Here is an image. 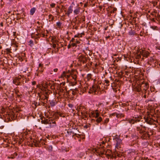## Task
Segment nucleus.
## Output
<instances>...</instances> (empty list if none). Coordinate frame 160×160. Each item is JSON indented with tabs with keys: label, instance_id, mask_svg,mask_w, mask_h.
Masks as SVG:
<instances>
[{
	"label": "nucleus",
	"instance_id": "obj_38",
	"mask_svg": "<svg viewBox=\"0 0 160 160\" xmlns=\"http://www.w3.org/2000/svg\"><path fill=\"white\" fill-rule=\"evenodd\" d=\"M48 17L49 18H51V17H53V16L52 14H49L48 15Z\"/></svg>",
	"mask_w": 160,
	"mask_h": 160
},
{
	"label": "nucleus",
	"instance_id": "obj_55",
	"mask_svg": "<svg viewBox=\"0 0 160 160\" xmlns=\"http://www.w3.org/2000/svg\"><path fill=\"white\" fill-rule=\"evenodd\" d=\"M37 23H38V24H39L40 23V22H39L38 21V22H37Z\"/></svg>",
	"mask_w": 160,
	"mask_h": 160
},
{
	"label": "nucleus",
	"instance_id": "obj_51",
	"mask_svg": "<svg viewBox=\"0 0 160 160\" xmlns=\"http://www.w3.org/2000/svg\"><path fill=\"white\" fill-rule=\"evenodd\" d=\"M87 6V5L85 3L84 4V7H86Z\"/></svg>",
	"mask_w": 160,
	"mask_h": 160
},
{
	"label": "nucleus",
	"instance_id": "obj_13",
	"mask_svg": "<svg viewBox=\"0 0 160 160\" xmlns=\"http://www.w3.org/2000/svg\"><path fill=\"white\" fill-rule=\"evenodd\" d=\"M88 42V39L87 38H84L83 39V41L82 39H81V44H82L85 45L86 43H87Z\"/></svg>",
	"mask_w": 160,
	"mask_h": 160
},
{
	"label": "nucleus",
	"instance_id": "obj_16",
	"mask_svg": "<svg viewBox=\"0 0 160 160\" xmlns=\"http://www.w3.org/2000/svg\"><path fill=\"white\" fill-rule=\"evenodd\" d=\"M40 103H41V105H42V106H45L46 108H47L48 104H47L46 102L45 103L44 102L42 101Z\"/></svg>",
	"mask_w": 160,
	"mask_h": 160
},
{
	"label": "nucleus",
	"instance_id": "obj_63",
	"mask_svg": "<svg viewBox=\"0 0 160 160\" xmlns=\"http://www.w3.org/2000/svg\"><path fill=\"white\" fill-rule=\"evenodd\" d=\"M23 15H24V16H25V14L24 13H23Z\"/></svg>",
	"mask_w": 160,
	"mask_h": 160
},
{
	"label": "nucleus",
	"instance_id": "obj_6",
	"mask_svg": "<svg viewBox=\"0 0 160 160\" xmlns=\"http://www.w3.org/2000/svg\"><path fill=\"white\" fill-rule=\"evenodd\" d=\"M74 8L75 10H74V13L75 15H77L80 12V7H79V3H78V6L76 7L75 6L74 7Z\"/></svg>",
	"mask_w": 160,
	"mask_h": 160
},
{
	"label": "nucleus",
	"instance_id": "obj_53",
	"mask_svg": "<svg viewBox=\"0 0 160 160\" xmlns=\"http://www.w3.org/2000/svg\"><path fill=\"white\" fill-rule=\"evenodd\" d=\"M85 27V26H83V25H82L81 26V28Z\"/></svg>",
	"mask_w": 160,
	"mask_h": 160
},
{
	"label": "nucleus",
	"instance_id": "obj_25",
	"mask_svg": "<svg viewBox=\"0 0 160 160\" xmlns=\"http://www.w3.org/2000/svg\"><path fill=\"white\" fill-rule=\"evenodd\" d=\"M48 98H49V97L48 96H45V98L44 99H43V98L42 99V98H41V99L42 100H48Z\"/></svg>",
	"mask_w": 160,
	"mask_h": 160
},
{
	"label": "nucleus",
	"instance_id": "obj_40",
	"mask_svg": "<svg viewBox=\"0 0 160 160\" xmlns=\"http://www.w3.org/2000/svg\"><path fill=\"white\" fill-rule=\"evenodd\" d=\"M36 82L35 81H33L32 82V85H34L36 84Z\"/></svg>",
	"mask_w": 160,
	"mask_h": 160
},
{
	"label": "nucleus",
	"instance_id": "obj_42",
	"mask_svg": "<svg viewBox=\"0 0 160 160\" xmlns=\"http://www.w3.org/2000/svg\"><path fill=\"white\" fill-rule=\"evenodd\" d=\"M0 25L2 27L3 26V23L2 22H1L0 23Z\"/></svg>",
	"mask_w": 160,
	"mask_h": 160
},
{
	"label": "nucleus",
	"instance_id": "obj_9",
	"mask_svg": "<svg viewBox=\"0 0 160 160\" xmlns=\"http://www.w3.org/2000/svg\"><path fill=\"white\" fill-rule=\"evenodd\" d=\"M128 153L130 156L134 155L136 153L135 150L133 149L128 150Z\"/></svg>",
	"mask_w": 160,
	"mask_h": 160
},
{
	"label": "nucleus",
	"instance_id": "obj_24",
	"mask_svg": "<svg viewBox=\"0 0 160 160\" xmlns=\"http://www.w3.org/2000/svg\"><path fill=\"white\" fill-rule=\"evenodd\" d=\"M50 5L52 8H53L55 7V6L56 5V4L54 3H52L50 4Z\"/></svg>",
	"mask_w": 160,
	"mask_h": 160
},
{
	"label": "nucleus",
	"instance_id": "obj_56",
	"mask_svg": "<svg viewBox=\"0 0 160 160\" xmlns=\"http://www.w3.org/2000/svg\"><path fill=\"white\" fill-rule=\"evenodd\" d=\"M2 46H0V49H2Z\"/></svg>",
	"mask_w": 160,
	"mask_h": 160
},
{
	"label": "nucleus",
	"instance_id": "obj_3",
	"mask_svg": "<svg viewBox=\"0 0 160 160\" xmlns=\"http://www.w3.org/2000/svg\"><path fill=\"white\" fill-rule=\"evenodd\" d=\"M41 121V123L46 125H47V127H52L55 126L56 125L55 121Z\"/></svg>",
	"mask_w": 160,
	"mask_h": 160
},
{
	"label": "nucleus",
	"instance_id": "obj_10",
	"mask_svg": "<svg viewBox=\"0 0 160 160\" xmlns=\"http://www.w3.org/2000/svg\"><path fill=\"white\" fill-rule=\"evenodd\" d=\"M93 117H94L95 118H97L96 120H102V118L101 117H99V114L98 112H95L93 114Z\"/></svg>",
	"mask_w": 160,
	"mask_h": 160
},
{
	"label": "nucleus",
	"instance_id": "obj_19",
	"mask_svg": "<svg viewBox=\"0 0 160 160\" xmlns=\"http://www.w3.org/2000/svg\"><path fill=\"white\" fill-rule=\"evenodd\" d=\"M150 28L153 30H158V28L157 26H151Z\"/></svg>",
	"mask_w": 160,
	"mask_h": 160
},
{
	"label": "nucleus",
	"instance_id": "obj_20",
	"mask_svg": "<svg viewBox=\"0 0 160 160\" xmlns=\"http://www.w3.org/2000/svg\"><path fill=\"white\" fill-rule=\"evenodd\" d=\"M75 18L77 21L78 22V23H80V20H79L80 18L79 16H77L76 17H75Z\"/></svg>",
	"mask_w": 160,
	"mask_h": 160
},
{
	"label": "nucleus",
	"instance_id": "obj_33",
	"mask_svg": "<svg viewBox=\"0 0 160 160\" xmlns=\"http://www.w3.org/2000/svg\"><path fill=\"white\" fill-rule=\"evenodd\" d=\"M116 117L118 118H119L120 117H121V115H120L119 114H117Z\"/></svg>",
	"mask_w": 160,
	"mask_h": 160
},
{
	"label": "nucleus",
	"instance_id": "obj_7",
	"mask_svg": "<svg viewBox=\"0 0 160 160\" xmlns=\"http://www.w3.org/2000/svg\"><path fill=\"white\" fill-rule=\"evenodd\" d=\"M115 141L116 142L115 147L118 148L119 147V145L121 143L122 141L121 139H120L118 138H115Z\"/></svg>",
	"mask_w": 160,
	"mask_h": 160
},
{
	"label": "nucleus",
	"instance_id": "obj_22",
	"mask_svg": "<svg viewBox=\"0 0 160 160\" xmlns=\"http://www.w3.org/2000/svg\"><path fill=\"white\" fill-rule=\"evenodd\" d=\"M35 105V108H36L37 106H40L41 103L39 102H34V103Z\"/></svg>",
	"mask_w": 160,
	"mask_h": 160
},
{
	"label": "nucleus",
	"instance_id": "obj_45",
	"mask_svg": "<svg viewBox=\"0 0 160 160\" xmlns=\"http://www.w3.org/2000/svg\"><path fill=\"white\" fill-rule=\"evenodd\" d=\"M85 74H82V76L83 77H84V76H85Z\"/></svg>",
	"mask_w": 160,
	"mask_h": 160
},
{
	"label": "nucleus",
	"instance_id": "obj_61",
	"mask_svg": "<svg viewBox=\"0 0 160 160\" xmlns=\"http://www.w3.org/2000/svg\"><path fill=\"white\" fill-rule=\"evenodd\" d=\"M116 9H116V8H115V9H114V10H116Z\"/></svg>",
	"mask_w": 160,
	"mask_h": 160
},
{
	"label": "nucleus",
	"instance_id": "obj_8",
	"mask_svg": "<svg viewBox=\"0 0 160 160\" xmlns=\"http://www.w3.org/2000/svg\"><path fill=\"white\" fill-rule=\"evenodd\" d=\"M72 90L73 95L75 97H77L78 93H79L78 88H75V89H72Z\"/></svg>",
	"mask_w": 160,
	"mask_h": 160
},
{
	"label": "nucleus",
	"instance_id": "obj_11",
	"mask_svg": "<svg viewBox=\"0 0 160 160\" xmlns=\"http://www.w3.org/2000/svg\"><path fill=\"white\" fill-rule=\"evenodd\" d=\"M80 105H79L77 107V108H76V110L77 111H76L74 112V114L76 116H78V118H79V111L80 110V106H79Z\"/></svg>",
	"mask_w": 160,
	"mask_h": 160
},
{
	"label": "nucleus",
	"instance_id": "obj_57",
	"mask_svg": "<svg viewBox=\"0 0 160 160\" xmlns=\"http://www.w3.org/2000/svg\"><path fill=\"white\" fill-rule=\"evenodd\" d=\"M57 118H56V119H59L58 118V116H57Z\"/></svg>",
	"mask_w": 160,
	"mask_h": 160
},
{
	"label": "nucleus",
	"instance_id": "obj_50",
	"mask_svg": "<svg viewBox=\"0 0 160 160\" xmlns=\"http://www.w3.org/2000/svg\"><path fill=\"white\" fill-rule=\"evenodd\" d=\"M39 67H42V64H41V63H39Z\"/></svg>",
	"mask_w": 160,
	"mask_h": 160
},
{
	"label": "nucleus",
	"instance_id": "obj_59",
	"mask_svg": "<svg viewBox=\"0 0 160 160\" xmlns=\"http://www.w3.org/2000/svg\"><path fill=\"white\" fill-rule=\"evenodd\" d=\"M85 128H87V127L86 126H85Z\"/></svg>",
	"mask_w": 160,
	"mask_h": 160
},
{
	"label": "nucleus",
	"instance_id": "obj_60",
	"mask_svg": "<svg viewBox=\"0 0 160 160\" xmlns=\"http://www.w3.org/2000/svg\"><path fill=\"white\" fill-rule=\"evenodd\" d=\"M106 120H109V119L106 118Z\"/></svg>",
	"mask_w": 160,
	"mask_h": 160
},
{
	"label": "nucleus",
	"instance_id": "obj_2",
	"mask_svg": "<svg viewBox=\"0 0 160 160\" xmlns=\"http://www.w3.org/2000/svg\"><path fill=\"white\" fill-rule=\"evenodd\" d=\"M75 6H76V7L78 6V2L77 1H75V2H73L72 3L71 5L69 6L68 9V12H66V11H65L66 12V14L68 16H69L70 14L72 13L73 11L72 8L73 7L74 8Z\"/></svg>",
	"mask_w": 160,
	"mask_h": 160
},
{
	"label": "nucleus",
	"instance_id": "obj_31",
	"mask_svg": "<svg viewBox=\"0 0 160 160\" xmlns=\"http://www.w3.org/2000/svg\"><path fill=\"white\" fill-rule=\"evenodd\" d=\"M68 106L69 107L72 108V107H73V105L72 104H68Z\"/></svg>",
	"mask_w": 160,
	"mask_h": 160
},
{
	"label": "nucleus",
	"instance_id": "obj_4",
	"mask_svg": "<svg viewBox=\"0 0 160 160\" xmlns=\"http://www.w3.org/2000/svg\"><path fill=\"white\" fill-rule=\"evenodd\" d=\"M81 66L82 65L81 64L82 63L83 64H85V65H84L83 66H86L87 64H86V62L88 61V59L87 57H84L83 55L82 54H81Z\"/></svg>",
	"mask_w": 160,
	"mask_h": 160
},
{
	"label": "nucleus",
	"instance_id": "obj_41",
	"mask_svg": "<svg viewBox=\"0 0 160 160\" xmlns=\"http://www.w3.org/2000/svg\"><path fill=\"white\" fill-rule=\"evenodd\" d=\"M6 50L7 51L9 52H11L10 51V50H9V48H7L6 49Z\"/></svg>",
	"mask_w": 160,
	"mask_h": 160
},
{
	"label": "nucleus",
	"instance_id": "obj_44",
	"mask_svg": "<svg viewBox=\"0 0 160 160\" xmlns=\"http://www.w3.org/2000/svg\"><path fill=\"white\" fill-rule=\"evenodd\" d=\"M49 148H50H50H51V150H52V146H49Z\"/></svg>",
	"mask_w": 160,
	"mask_h": 160
},
{
	"label": "nucleus",
	"instance_id": "obj_48",
	"mask_svg": "<svg viewBox=\"0 0 160 160\" xmlns=\"http://www.w3.org/2000/svg\"><path fill=\"white\" fill-rule=\"evenodd\" d=\"M78 61H80V56H78Z\"/></svg>",
	"mask_w": 160,
	"mask_h": 160
},
{
	"label": "nucleus",
	"instance_id": "obj_5",
	"mask_svg": "<svg viewBox=\"0 0 160 160\" xmlns=\"http://www.w3.org/2000/svg\"><path fill=\"white\" fill-rule=\"evenodd\" d=\"M50 105H48L47 108H50V107H53L55 106L57 104V102L56 100H49Z\"/></svg>",
	"mask_w": 160,
	"mask_h": 160
},
{
	"label": "nucleus",
	"instance_id": "obj_1",
	"mask_svg": "<svg viewBox=\"0 0 160 160\" xmlns=\"http://www.w3.org/2000/svg\"><path fill=\"white\" fill-rule=\"evenodd\" d=\"M79 40H80V33H79L75 35L74 38H72L71 40V41L73 42L72 44V47H75V49L76 51L79 49L80 46L79 45H77V44H79Z\"/></svg>",
	"mask_w": 160,
	"mask_h": 160
},
{
	"label": "nucleus",
	"instance_id": "obj_29",
	"mask_svg": "<svg viewBox=\"0 0 160 160\" xmlns=\"http://www.w3.org/2000/svg\"><path fill=\"white\" fill-rule=\"evenodd\" d=\"M151 20L152 22H156V20L154 18H152L151 19Z\"/></svg>",
	"mask_w": 160,
	"mask_h": 160
},
{
	"label": "nucleus",
	"instance_id": "obj_62",
	"mask_svg": "<svg viewBox=\"0 0 160 160\" xmlns=\"http://www.w3.org/2000/svg\"><path fill=\"white\" fill-rule=\"evenodd\" d=\"M70 47V46H69V45L68 46V48H69Z\"/></svg>",
	"mask_w": 160,
	"mask_h": 160
},
{
	"label": "nucleus",
	"instance_id": "obj_12",
	"mask_svg": "<svg viewBox=\"0 0 160 160\" xmlns=\"http://www.w3.org/2000/svg\"><path fill=\"white\" fill-rule=\"evenodd\" d=\"M36 10V8H35L33 7L30 10V14L31 15H33Z\"/></svg>",
	"mask_w": 160,
	"mask_h": 160
},
{
	"label": "nucleus",
	"instance_id": "obj_23",
	"mask_svg": "<svg viewBox=\"0 0 160 160\" xmlns=\"http://www.w3.org/2000/svg\"><path fill=\"white\" fill-rule=\"evenodd\" d=\"M83 114L82 113V112L81 111V120L82 119H84V120H86V119H84V117L83 116H83Z\"/></svg>",
	"mask_w": 160,
	"mask_h": 160
},
{
	"label": "nucleus",
	"instance_id": "obj_30",
	"mask_svg": "<svg viewBox=\"0 0 160 160\" xmlns=\"http://www.w3.org/2000/svg\"><path fill=\"white\" fill-rule=\"evenodd\" d=\"M85 34L84 32L83 31L82 32H81V38L83 35H84Z\"/></svg>",
	"mask_w": 160,
	"mask_h": 160
},
{
	"label": "nucleus",
	"instance_id": "obj_17",
	"mask_svg": "<svg viewBox=\"0 0 160 160\" xmlns=\"http://www.w3.org/2000/svg\"><path fill=\"white\" fill-rule=\"evenodd\" d=\"M29 45L31 47H32L34 45L33 41L32 40H30L29 41Z\"/></svg>",
	"mask_w": 160,
	"mask_h": 160
},
{
	"label": "nucleus",
	"instance_id": "obj_32",
	"mask_svg": "<svg viewBox=\"0 0 160 160\" xmlns=\"http://www.w3.org/2000/svg\"><path fill=\"white\" fill-rule=\"evenodd\" d=\"M77 76L76 75H74V76L73 77V79H75V80H76V79H77Z\"/></svg>",
	"mask_w": 160,
	"mask_h": 160
},
{
	"label": "nucleus",
	"instance_id": "obj_58",
	"mask_svg": "<svg viewBox=\"0 0 160 160\" xmlns=\"http://www.w3.org/2000/svg\"><path fill=\"white\" fill-rule=\"evenodd\" d=\"M91 120H95L94 119H91Z\"/></svg>",
	"mask_w": 160,
	"mask_h": 160
},
{
	"label": "nucleus",
	"instance_id": "obj_52",
	"mask_svg": "<svg viewBox=\"0 0 160 160\" xmlns=\"http://www.w3.org/2000/svg\"><path fill=\"white\" fill-rule=\"evenodd\" d=\"M155 61V60L153 59L152 60V62H153L154 63V62Z\"/></svg>",
	"mask_w": 160,
	"mask_h": 160
},
{
	"label": "nucleus",
	"instance_id": "obj_47",
	"mask_svg": "<svg viewBox=\"0 0 160 160\" xmlns=\"http://www.w3.org/2000/svg\"><path fill=\"white\" fill-rule=\"evenodd\" d=\"M39 33H38L36 34V35L37 36L39 37Z\"/></svg>",
	"mask_w": 160,
	"mask_h": 160
},
{
	"label": "nucleus",
	"instance_id": "obj_37",
	"mask_svg": "<svg viewBox=\"0 0 160 160\" xmlns=\"http://www.w3.org/2000/svg\"><path fill=\"white\" fill-rule=\"evenodd\" d=\"M57 114H58V115L60 116L61 117H62L61 114V113H60V112H57Z\"/></svg>",
	"mask_w": 160,
	"mask_h": 160
},
{
	"label": "nucleus",
	"instance_id": "obj_18",
	"mask_svg": "<svg viewBox=\"0 0 160 160\" xmlns=\"http://www.w3.org/2000/svg\"><path fill=\"white\" fill-rule=\"evenodd\" d=\"M85 17L83 16H82V15H81V23L82 22V23L85 21Z\"/></svg>",
	"mask_w": 160,
	"mask_h": 160
},
{
	"label": "nucleus",
	"instance_id": "obj_34",
	"mask_svg": "<svg viewBox=\"0 0 160 160\" xmlns=\"http://www.w3.org/2000/svg\"><path fill=\"white\" fill-rule=\"evenodd\" d=\"M91 75V74H88L86 75V77H87L88 78H90V76Z\"/></svg>",
	"mask_w": 160,
	"mask_h": 160
},
{
	"label": "nucleus",
	"instance_id": "obj_64",
	"mask_svg": "<svg viewBox=\"0 0 160 160\" xmlns=\"http://www.w3.org/2000/svg\"><path fill=\"white\" fill-rule=\"evenodd\" d=\"M20 19V18H18V19H17V20H18Z\"/></svg>",
	"mask_w": 160,
	"mask_h": 160
},
{
	"label": "nucleus",
	"instance_id": "obj_54",
	"mask_svg": "<svg viewBox=\"0 0 160 160\" xmlns=\"http://www.w3.org/2000/svg\"><path fill=\"white\" fill-rule=\"evenodd\" d=\"M92 88H93L94 89H95V87L93 86H92Z\"/></svg>",
	"mask_w": 160,
	"mask_h": 160
},
{
	"label": "nucleus",
	"instance_id": "obj_26",
	"mask_svg": "<svg viewBox=\"0 0 160 160\" xmlns=\"http://www.w3.org/2000/svg\"><path fill=\"white\" fill-rule=\"evenodd\" d=\"M156 19L160 22V15H158V19Z\"/></svg>",
	"mask_w": 160,
	"mask_h": 160
},
{
	"label": "nucleus",
	"instance_id": "obj_15",
	"mask_svg": "<svg viewBox=\"0 0 160 160\" xmlns=\"http://www.w3.org/2000/svg\"><path fill=\"white\" fill-rule=\"evenodd\" d=\"M130 28H131V30L129 32V35H131V36L133 35L135 33V32L133 30L132 31V29L131 27H130Z\"/></svg>",
	"mask_w": 160,
	"mask_h": 160
},
{
	"label": "nucleus",
	"instance_id": "obj_21",
	"mask_svg": "<svg viewBox=\"0 0 160 160\" xmlns=\"http://www.w3.org/2000/svg\"><path fill=\"white\" fill-rule=\"evenodd\" d=\"M62 24V23H61L60 22H57L56 23V25L58 27V28H60L61 27V25Z\"/></svg>",
	"mask_w": 160,
	"mask_h": 160
},
{
	"label": "nucleus",
	"instance_id": "obj_14",
	"mask_svg": "<svg viewBox=\"0 0 160 160\" xmlns=\"http://www.w3.org/2000/svg\"><path fill=\"white\" fill-rule=\"evenodd\" d=\"M21 79L20 78H17L16 79H14L13 80L12 82L13 84H15L16 85L17 83L18 82L17 80L19 81Z\"/></svg>",
	"mask_w": 160,
	"mask_h": 160
},
{
	"label": "nucleus",
	"instance_id": "obj_35",
	"mask_svg": "<svg viewBox=\"0 0 160 160\" xmlns=\"http://www.w3.org/2000/svg\"><path fill=\"white\" fill-rule=\"evenodd\" d=\"M105 82L107 84H108L109 82V81L108 80H106L105 81Z\"/></svg>",
	"mask_w": 160,
	"mask_h": 160
},
{
	"label": "nucleus",
	"instance_id": "obj_43",
	"mask_svg": "<svg viewBox=\"0 0 160 160\" xmlns=\"http://www.w3.org/2000/svg\"><path fill=\"white\" fill-rule=\"evenodd\" d=\"M81 84H80V85H81V91H82V84H81Z\"/></svg>",
	"mask_w": 160,
	"mask_h": 160
},
{
	"label": "nucleus",
	"instance_id": "obj_36",
	"mask_svg": "<svg viewBox=\"0 0 160 160\" xmlns=\"http://www.w3.org/2000/svg\"><path fill=\"white\" fill-rule=\"evenodd\" d=\"M20 84H21V82H17V83L16 85L17 86L19 85H20Z\"/></svg>",
	"mask_w": 160,
	"mask_h": 160
},
{
	"label": "nucleus",
	"instance_id": "obj_27",
	"mask_svg": "<svg viewBox=\"0 0 160 160\" xmlns=\"http://www.w3.org/2000/svg\"><path fill=\"white\" fill-rule=\"evenodd\" d=\"M73 27L76 30H77L78 29V25H74Z\"/></svg>",
	"mask_w": 160,
	"mask_h": 160
},
{
	"label": "nucleus",
	"instance_id": "obj_49",
	"mask_svg": "<svg viewBox=\"0 0 160 160\" xmlns=\"http://www.w3.org/2000/svg\"><path fill=\"white\" fill-rule=\"evenodd\" d=\"M147 123H149V122L150 121H148V120H147V121H145Z\"/></svg>",
	"mask_w": 160,
	"mask_h": 160
},
{
	"label": "nucleus",
	"instance_id": "obj_46",
	"mask_svg": "<svg viewBox=\"0 0 160 160\" xmlns=\"http://www.w3.org/2000/svg\"><path fill=\"white\" fill-rule=\"evenodd\" d=\"M141 90V88H139L138 89V92H140Z\"/></svg>",
	"mask_w": 160,
	"mask_h": 160
},
{
	"label": "nucleus",
	"instance_id": "obj_28",
	"mask_svg": "<svg viewBox=\"0 0 160 160\" xmlns=\"http://www.w3.org/2000/svg\"><path fill=\"white\" fill-rule=\"evenodd\" d=\"M52 47L54 49H55L57 48L56 45L55 44H53L52 45Z\"/></svg>",
	"mask_w": 160,
	"mask_h": 160
},
{
	"label": "nucleus",
	"instance_id": "obj_39",
	"mask_svg": "<svg viewBox=\"0 0 160 160\" xmlns=\"http://www.w3.org/2000/svg\"><path fill=\"white\" fill-rule=\"evenodd\" d=\"M58 70V69L57 68H55L53 69V71L54 72H57Z\"/></svg>",
	"mask_w": 160,
	"mask_h": 160
}]
</instances>
